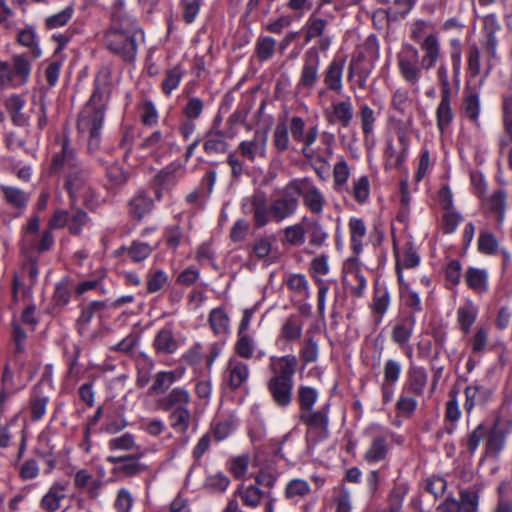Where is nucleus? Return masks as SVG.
I'll return each instance as SVG.
<instances>
[{"mask_svg":"<svg viewBox=\"0 0 512 512\" xmlns=\"http://www.w3.org/2000/svg\"><path fill=\"white\" fill-rule=\"evenodd\" d=\"M75 9L72 4L66 6L62 11L50 15L45 19V27L49 30L64 27L72 19Z\"/></svg>","mask_w":512,"mask_h":512,"instance_id":"obj_46","label":"nucleus"},{"mask_svg":"<svg viewBox=\"0 0 512 512\" xmlns=\"http://www.w3.org/2000/svg\"><path fill=\"white\" fill-rule=\"evenodd\" d=\"M276 41L270 36H261L255 45V54L259 61L263 62L270 59L275 51Z\"/></svg>","mask_w":512,"mask_h":512,"instance_id":"obj_52","label":"nucleus"},{"mask_svg":"<svg viewBox=\"0 0 512 512\" xmlns=\"http://www.w3.org/2000/svg\"><path fill=\"white\" fill-rule=\"evenodd\" d=\"M478 250L487 255H493L498 250V241L495 236L488 231H482L478 238Z\"/></svg>","mask_w":512,"mask_h":512,"instance_id":"obj_61","label":"nucleus"},{"mask_svg":"<svg viewBox=\"0 0 512 512\" xmlns=\"http://www.w3.org/2000/svg\"><path fill=\"white\" fill-rule=\"evenodd\" d=\"M443 207L445 212L442 217V230L444 233L450 234L456 230L458 224L462 221V216L452 209L451 195L448 196Z\"/></svg>","mask_w":512,"mask_h":512,"instance_id":"obj_42","label":"nucleus"},{"mask_svg":"<svg viewBox=\"0 0 512 512\" xmlns=\"http://www.w3.org/2000/svg\"><path fill=\"white\" fill-rule=\"evenodd\" d=\"M421 49L424 55L421 60V67L429 70L435 66L441 55L440 43L437 35L428 34L421 42Z\"/></svg>","mask_w":512,"mask_h":512,"instance_id":"obj_26","label":"nucleus"},{"mask_svg":"<svg viewBox=\"0 0 512 512\" xmlns=\"http://www.w3.org/2000/svg\"><path fill=\"white\" fill-rule=\"evenodd\" d=\"M250 377L249 365L236 356H231L225 363L221 374L222 385L235 392L243 389Z\"/></svg>","mask_w":512,"mask_h":512,"instance_id":"obj_9","label":"nucleus"},{"mask_svg":"<svg viewBox=\"0 0 512 512\" xmlns=\"http://www.w3.org/2000/svg\"><path fill=\"white\" fill-rule=\"evenodd\" d=\"M349 231L351 248L354 253L359 254L362 251V241L366 234V226L362 219L352 218L349 221Z\"/></svg>","mask_w":512,"mask_h":512,"instance_id":"obj_40","label":"nucleus"},{"mask_svg":"<svg viewBox=\"0 0 512 512\" xmlns=\"http://www.w3.org/2000/svg\"><path fill=\"white\" fill-rule=\"evenodd\" d=\"M153 251V248L145 242L133 241L128 247H120L115 251L118 257L124 261L141 262L145 260Z\"/></svg>","mask_w":512,"mask_h":512,"instance_id":"obj_27","label":"nucleus"},{"mask_svg":"<svg viewBox=\"0 0 512 512\" xmlns=\"http://www.w3.org/2000/svg\"><path fill=\"white\" fill-rule=\"evenodd\" d=\"M380 45L374 35H370L365 40L362 49L356 57L376 61L379 58Z\"/></svg>","mask_w":512,"mask_h":512,"instance_id":"obj_59","label":"nucleus"},{"mask_svg":"<svg viewBox=\"0 0 512 512\" xmlns=\"http://www.w3.org/2000/svg\"><path fill=\"white\" fill-rule=\"evenodd\" d=\"M401 76L410 84H416L421 78L418 50L410 45H404L397 56Z\"/></svg>","mask_w":512,"mask_h":512,"instance_id":"obj_11","label":"nucleus"},{"mask_svg":"<svg viewBox=\"0 0 512 512\" xmlns=\"http://www.w3.org/2000/svg\"><path fill=\"white\" fill-rule=\"evenodd\" d=\"M145 468L146 466L139 463L136 456H125L122 465L115 468V470L126 477H132L141 473Z\"/></svg>","mask_w":512,"mask_h":512,"instance_id":"obj_60","label":"nucleus"},{"mask_svg":"<svg viewBox=\"0 0 512 512\" xmlns=\"http://www.w3.org/2000/svg\"><path fill=\"white\" fill-rule=\"evenodd\" d=\"M461 417L458 403V391L452 389L449 392V400L446 402L445 418L451 423L457 422Z\"/></svg>","mask_w":512,"mask_h":512,"instance_id":"obj_62","label":"nucleus"},{"mask_svg":"<svg viewBox=\"0 0 512 512\" xmlns=\"http://www.w3.org/2000/svg\"><path fill=\"white\" fill-rule=\"evenodd\" d=\"M353 118V105L350 97L344 101L332 104V111L327 114V120L330 124L340 123L343 127H347Z\"/></svg>","mask_w":512,"mask_h":512,"instance_id":"obj_28","label":"nucleus"},{"mask_svg":"<svg viewBox=\"0 0 512 512\" xmlns=\"http://www.w3.org/2000/svg\"><path fill=\"white\" fill-rule=\"evenodd\" d=\"M296 84L298 93L311 92L319 80L320 57L315 48L308 49Z\"/></svg>","mask_w":512,"mask_h":512,"instance_id":"obj_10","label":"nucleus"},{"mask_svg":"<svg viewBox=\"0 0 512 512\" xmlns=\"http://www.w3.org/2000/svg\"><path fill=\"white\" fill-rule=\"evenodd\" d=\"M345 60L334 58L326 67L323 82L328 90L341 94L343 90V71Z\"/></svg>","mask_w":512,"mask_h":512,"instance_id":"obj_20","label":"nucleus"},{"mask_svg":"<svg viewBox=\"0 0 512 512\" xmlns=\"http://www.w3.org/2000/svg\"><path fill=\"white\" fill-rule=\"evenodd\" d=\"M243 214L251 216L254 227L259 229L271 221L270 204L267 195L262 190H255L251 195L243 198L241 203Z\"/></svg>","mask_w":512,"mask_h":512,"instance_id":"obj_8","label":"nucleus"},{"mask_svg":"<svg viewBox=\"0 0 512 512\" xmlns=\"http://www.w3.org/2000/svg\"><path fill=\"white\" fill-rule=\"evenodd\" d=\"M230 484L229 478L223 473H216L207 477L205 487L213 493L224 492Z\"/></svg>","mask_w":512,"mask_h":512,"instance_id":"obj_64","label":"nucleus"},{"mask_svg":"<svg viewBox=\"0 0 512 512\" xmlns=\"http://www.w3.org/2000/svg\"><path fill=\"white\" fill-rule=\"evenodd\" d=\"M310 271L319 285L324 283L323 277L326 276L330 271L328 256L322 254L313 258L310 263Z\"/></svg>","mask_w":512,"mask_h":512,"instance_id":"obj_55","label":"nucleus"},{"mask_svg":"<svg viewBox=\"0 0 512 512\" xmlns=\"http://www.w3.org/2000/svg\"><path fill=\"white\" fill-rule=\"evenodd\" d=\"M234 355L241 360L252 358L261 359L266 355L264 350H257L255 339L249 333H237V340L233 346Z\"/></svg>","mask_w":512,"mask_h":512,"instance_id":"obj_18","label":"nucleus"},{"mask_svg":"<svg viewBox=\"0 0 512 512\" xmlns=\"http://www.w3.org/2000/svg\"><path fill=\"white\" fill-rule=\"evenodd\" d=\"M352 197L357 203L365 204L370 196V182L367 176H360L354 179L352 186H348V191H345V196Z\"/></svg>","mask_w":512,"mask_h":512,"instance_id":"obj_37","label":"nucleus"},{"mask_svg":"<svg viewBox=\"0 0 512 512\" xmlns=\"http://www.w3.org/2000/svg\"><path fill=\"white\" fill-rule=\"evenodd\" d=\"M488 434V426L484 423H480L475 427L474 430H472L464 440L465 446L467 450L473 454L480 442L486 438V435Z\"/></svg>","mask_w":512,"mask_h":512,"instance_id":"obj_53","label":"nucleus"},{"mask_svg":"<svg viewBox=\"0 0 512 512\" xmlns=\"http://www.w3.org/2000/svg\"><path fill=\"white\" fill-rule=\"evenodd\" d=\"M153 348L159 354H173L178 348V341L172 330L164 327L157 332L153 340Z\"/></svg>","mask_w":512,"mask_h":512,"instance_id":"obj_31","label":"nucleus"},{"mask_svg":"<svg viewBox=\"0 0 512 512\" xmlns=\"http://www.w3.org/2000/svg\"><path fill=\"white\" fill-rule=\"evenodd\" d=\"M401 374L402 364L399 361L393 359L386 361V402L393 396V392L388 389L397 383Z\"/></svg>","mask_w":512,"mask_h":512,"instance_id":"obj_47","label":"nucleus"},{"mask_svg":"<svg viewBox=\"0 0 512 512\" xmlns=\"http://www.w3.org/2000/svg\"><path fill=\"white\" fill-rule=\"evenodd\" d=\"M318 398L317 391L309 386H300L298 388V402L300 412L311 411Z\"/></svg>","mask_w":512,"mask_h":512,"instance_id":"obj_54","label":"nucleus"},{"mask_svg":"<svg viewBox=\"0 0 512 512\" xmlns=\"http://www.w3.org/2000/svg\"><path fill=\"white\" fill-rule=\"evenodd\" d=\"M31 73V63L24 55H15L12 64L0 61V89L25 85Z\"/></svg>","mask_w":512,"mask_h":512,"instance_id":"obj_5","label":"nucleus"},{"mask_svg":"<svg viewBox=\"0 0 512 512\" xmlns=\"http://www.w3.org/2000/svg\"><path fill=\"white\" fill-rule=\"evenodd\" d=\"M56 143L60 149L52 157L51 172L62 171L65 173V188L72 202L77 199L86 201L92 194L89 186L90 171L88 167L77 158L76 151L68 137L63 136Z\"/></svg>","mask_w":512,"mask_h":512,"instance_id":"obj_2","label":"nucleus"},{"mask_svg":"<svg viewBox=\"0 0 512 512\" xmlns=\"http://www.w3.org/2000/svg\"><path fill=\"white\" fill-rule=\"evenodd\" d=\"M467 286L476 293H484L488 290V274L484 269L469 267L465 272Z\"/></svg>","mask_w":512,"mask_h":512,"instance_id":"obj_35","label":"nucleus"},{"mask_svg":"<svg viewBox=\"0 0 512 512\" xmlns=\"http://www.w3.org/2000/svg\"><path fill=\"white\" fill-rule=\"evenodd\" d=\"M294 380L269 379L267 389L274 403L281 408L289 406L292 402Z\"/></svg>","mask_w":512,"mask_h":512,"instance_id":"obj_17","label":"nucleus"},{"mask_svg":"<svg viewBox=\"0 0 512 512\" xmlns=\"http://www.w3.org/2000/svg\"><path fill=\"white\" fill-rule=\"evenodd\" d=\"M267 149V132L255 131L253 138L241 141L237 152L244 159L254 162L257 157L265 158Z\"/></svg>","mask_w":512,"mask_h":512,"instance_id":"obj_14","label":"nucleus"},{"mask_svg":"<svg viewBox=\"0 0 512 512\" xmlns=\"http://www.w3.org/2000/svg\"><path fill=\"white\" fill-rule=\"evenodd\" d=\"M427 373L422 367H413L409 371V389L416 395H422L427 384Z\"/></svg>","mask_w":512,"mask_h":512,"instance_id":"obj_50","label":"nucleus"},{"mask_svg":"<svg viewBox=\"0 0 512 512\" xmlns=\"http://www.w3.org/2000/svg\"><path fill=\"white\" fill-rule=\"evenodd\" d=\"M292 187L294 186L292 180H290L271 201L269 209L271 221L280 223L297 212L299 200H297V195Z\"/></svg>","mask_w":512,"mask_h":512,"instance_id":"obj_7","label":"nucleus"},{"mask_svg":"<svg viewBox=\"0 0 512 512\" xmlns=\"http://www.w3.org/2000/svg\"><path fill=\"white\" fill-rule=\"evenodd\" d=\"M299 356L304 365L316 362L318 359V344L314 337L308 336L305 339L300 351Z\"/></svg>","mask_w":512,"mask_h":512,"instance_id":"obj_56","label":"nucleus"},{"mask_svg":"<svg viewBox=\"0 0 512 512\" xmlns=\"http://www.w3.org/2000/svg\"><path fill=\"white\" fill-rule=\"evenodd\" d=\"M292 189L297 195V200L302 197L304 207L314 215H321L326 205V198L314 181L309 177L292 179Z\"/></svg>","mask_w":512,"mask_h":512,"instance_id":"obj_6","label":"nucleus"},{"mask_svg":"<svg viewBox=\"0 0 512 512\" xmlns=\"http://www.w3.org/2000/svg\"><path fill=\"white\" fill-rule=\"evenodd\" d=\"M300 421L305 424L309 430L318 432L322 437L328 435V406L318 411H304L299 414Z\"/></svg>","mask_w":512,"mask_h":512,"instance_id":"obj_21","label":"nucleus"},{"mask_svg":"<svg viewBox=\"0 0 512 512\" xmlns=\"http://www.w3.org/2000/svg\"><path fill=\"white\" fill-rule=\"evenodd\" d=\"M383 345H384V340L382 339L381 333L375 339L374 343L366 345V349H365L366 357L370 358L371 365L375 369L381 368Z\"/></svg>","mask_w":512,"mask_h":512,"instance_id":"obj_57","label":"nucleus"},{"mask_svg":"<svg viewBox=\"0 0 512 512\" xmlns=\"http://www.w3.org/2000/svg\"><path fill=\"white\" fill-rule=\"evenodd\" d=\"M184 370L159 371L154 375L152 385L148 389V395H162L182 377Z\"/></svg>","mask_w":512,"mask_h":512,"instance_id":"obj_24","label":"nucleus"},{"mask_svg":"<svg viewBox=\"0 0 512 512\" xmlns=\"http://www.w3.org/2000/svg\"><path fill=\"white\" fill-rule=\"evenodd\" d=\"M298 360L292 354L284 356H271L269 370L272 373L271 379L293 380L296 373Z\"/></svg>","mask_w":512,"mask_h":512,"instance_id":"obj_15","label":"nucleus"},{"mask_svg":"<svg viewBox=\"0 0 512 512\" xmlns=\"http://www.w3.org/2000/svg\"><path fill=\"white\" fill-rule=\"evenodd\" d=\"M482 485L474 484L459 492V503L462 512H478Z\"/></svg>","mask_w":512,"mask_h":512,"instance_id":"obj_33","label":"nucleus"},{"mask_svg":"<svg viewBox=\"0 0 512 512\" xmlns=\"http://www.w3.org/2000/svg\"><path fill=\"white\" fill-rule=\"evenodd\" d=\"M342 282L344 288L352 295L356 297L363 295L366 280L361 274L357 258H349L345 261L343 265Z\"/></svg>","mask_w":512,"mask_h":512,"instance_id":"obj_13","label":"nucleus"},{"mask_svg":"<svg viewBox=\"0 0 512 512\" xmlns=\"http://www.w3.org/2000/svg\"><path fill=\"white\" fill-rule=\"evenodd\" d=\"M48 397L34 393L30 401V413L33 421L40 420L46 413Z\"/></svg>","mask_w":512,"mask_h":512,"instance_id":"obj_63","label":"nucleus"},{"mask_svg":"<svg viewBox=\"0 0 512 512\" xmlns=\"http://www.w3.org/2000/svg\"><path fill=\"white\" fill-rule=\"evenodd\" d=\"M349 177L350 167L346 160L341 158L333 167V189L343 197H345V191H348Z\"/></svg>","mask_w":512,"mask_h":512,"instance_id":"obj_34","label":"nucleus"},{"mask_svg":"<svg viewBox=\"0 0 512 512\" xmlns=\"http://www.w3.org/2000/svg\"><path fill=\"white\" fill-rule=\"evenodd\" d=\"M108 79L107 69L99 71L95 78L94 91L78 116L77 129L79 133L88 137L89 153L97 151L100 147L101 130L110 94Z\"/></svg>","mask_w":512,"mask_h":512,"instance_id":"obj_1","label":"nucleus"},{"mask_svg":"<svg viewBox=\"0 0 512 512\" xmlns=\"http://www.w3.org/2000/svg\"><path fill=\"white\" fill-rule=\"evenodd\" d=\"M152 198L144 191H138L129 201V214L131 217L141 220L153 209Z\"/></svg>","mask_w":512,"mask_h":512,"instance_id":"obj_29","label":"nucleus"},{"mask_svg":"<svg viewBox=\"0 0 512 512\" xmlns=\"http://www.w3.org/2000/svg\"><path fill=\"white\" fill-rule=\"evenodd\" d=\"M235 495L240 497L244 506L255 508L261 503L263 491L255 484L247 486L241 484L236 490Z\"/></svg>","mask_w":512,"mask_h":512,"instance_id":"obj_38","label":"nucleus"},{"mask_svg":"<svg viewBox=\"0 0 512 512\" xmlns=\"http://www.w3.org/2000/svg\"><path fill=\"white\" fill-rule=\"evenodd\" d=\"M477 316V311L472 305H465L458 309L457 319L460 324L461 330L464 333L470 331L471 326L474 324Z\"/></svg>","mask_w":512,"mask_h":512,"instance_id":"obj_58","label":"nucleus"},{"mask_svg":"<svg viewBox=\"0 0 512 512\" xmlns=\"http://www.w3.org/2000/svg\"><path fill=\"white\" fill-rule=\"evenodd\" d=\"M4 199L15 208H24L29 201V194L13 186H1Z\"/></svg>","mask_w":512,"mask_h":512,"instance_id":"obj_44","label":"nucleus"},{"mask_svg":"<svg viewBox=\"0 0 512 512\" xmlns=\"http://www.w3.org/2000/svg\"><path fill=\"white\" fill-rule=\"evenodd\" d=\"M26 100L20 94H11L4 100V106L10 116L11 122L18 127L29 125L30 117L23 112Z\"/></svg>","mask_w":512,"mask_h":512,"instance_id":"obj_19","label":"nucleus"},{"mask_svg":"<svg viewBox=\"0 0 512 512\" xmlns=\"http://www.w3.org/2000/svg\"><path fill=\"white\" fill-rule=\"evenodd\" d=\"M208 322L216 335L226 334L229 330V317L222 308L212 309Z\"/></svg>","mask_w":512,"mask_h":512,"instance_id":"obj_45","label":"nucleus"},{"mask_svg":"<svg viewBox=\"0 0 512 512\" xmlns=\"http://www.w3.org/2000/svg\"><path fill=\"white\" fill-rule=\"evenodd\" d=\"M229 148L226 134L215 125L204 136L203 149L208 155L225 153Z\"/></svg>","mask_w":512,"mask_h":512,"instance_id":"obj_25","label":"nucleus"},{"mask_svg":"<svg viewBox=\"0 0 512 512\" xmlns=\"http://www.w3.org/2000/svg\"><path fill=\"white\" fill-rule=\"evenodd\" d=\"M310 484L301 478L291 479L285 487V498L292 501L304 499L311 493Z\"/></svg>","mask_w":512,"mask_h":512,"instance_id":"obj_39","label":"nucleus"},{"mask_svg":"<svg viewBox=\"0 0 512 512\" xmlns=\"http://www.w3.org/2000/svg\"><path fill=\"white\" fill-rule=\"evenodd\" d=\"M500 418H497L491 427H488L486 435V454L488 456H498L505 446L507 435L510 433L508 427L500 425Z\"/></svg>","mask_w":512,"mask_h":512,"instance_id":"obj_16","label":"nucleus"},{"mask_svg":"<svg viewBox=\"0 0 512 512\" xmlns=\"http://www.w3.org/2000/svg\"><path fill=\"white\" fill-rule=\"evenodd\" d=\"M192 402L190 392L184 387H175L156 400L157 409L169 412L171 429L182 436L183 442L189 441L187 432L191 426H196L197 420L189 405Z\"/></svg>","mask_w":512,"mask_h":512,"instance_id":"obj_4","label":"nucleus"},{"mask_svg":"<svg viewBox=\"0 0 512 512\" xmlns=\"http://www.w3.org/2000/svg\"><path fill=\"white\" fill-rule=\"evenodd\" d=\"M462 112L464 116L472 123L479 125L480 115V96L477 91L468 90L462 99Z\"/></svg>","mask_w":512,"mask_h":512,"instance_id":"obj_32","label":"nucleus"},{"mask_svg":"<svg viewBox=\"0 0 512 512\" xmlns=\"http://www.w3.org/2000/svg\"><path fill=\"white\" fill-rule=\"evenodd\" d=\"M289 131L284 121L278 122L273 130L272 144L278 153H282L289 148Z\"/></svg>","mask_w":512,"mask_h":512,"instance_id":"obj_51","label":"nucleus"},{"mask_svg":"<svg viewBox=\"0 0 512 512\" xmlns=\"http://www.w3.org/2000/svg\"><path fill=\"white\" fill-rule=\"evenodd\" d=\"M495 389L491 386L474 382L464 389V409L468 415L475 407L487 408L494 398Z\"/></svg>","mask_w":512,"mask_h":512,"instance_id":"obj_12","label":"nucleus"},{"mask_svg":"<svg viewBox=\"0 0 512 512\" xmlns=\"http://www.w3.org/2000/svg\"><path fill=\"white\" fill-rule=\"evenodd\" d=\"M303 327V318L300 315L292 314L282 322L278 337L284 342H297L302 337Z\"/></svg>","mask_w":512,"mask_h":512,"instance_id":"obj_22","label":"nucleus"},{"mask_svg":"<svg viewBox=\"0 0 512 512\" xmlns=\"http://www.w3.org/2000/svg\"><path fill=\"white\" fill-rule=\"evenodd\" d=\"M454 113L451 107V94H441V100L436 109L437 127L441 132L452 123Z\"/></svg>","mask_w":512,"mask_h":512,"instance_id":"obj_36","label":"nucleus"},{"mask_svg":"<svg viewBox=\"0 0 512 512\" xmlns=\"http://www.w3.org/2000/svg\"><path fill=\"white\" fill-rule=\"evenodd\" d=\"M417 407V401L413 397H409L406 395H401L398 401L396 402V417L393 420V423L396 426H400V417L409 418L414 413Z\"/></svg>","mask_w":512,"mask_h":512,"instance_id":"obj_49","label":"nucleus"},{"mask_svg":"<svg viewBox=\"0 0 512 512\" xmlns=\"http://www.w3.org/2000/svg\"><path fill=\"white\" fill-rule=\"evenodd\" d=\"M184 73L185 71L179 65H176L165 72L164 78L161 83V88L165 95H171V93L178 88L182 81Z\"/></svg>","mask_w":512,"mask_h":512,"instance_id":"obj_41","label":"nucleus"},{"mask_svg":"<svg viewBox=\"0 0 512 512\" xmlns=\"http://www.w3.org/2000/svg\"><path fill=\"white\" fill-rule=\"evenodd\" d=\"M68 484L66 482H55L48 489L40 501V506L46 512H55L60 506L62 500L66 498Z\"/></svg>","mask_w":512,"mask_h":512,"instance_id":"obj_23","label":"nucleus"},{"mask_svg":"<svg viewBox=\"0 0 512 512\" xmlns=\"http://www.w3.org/2000/svg\"><path fill=\"white\" fill-rule=\"evenodd\" d=\"M374 62L365 58L354 57L349 64L348 79L350 80L357 76V84L359 87L365 88L366 81L373 70Z\"/></svg>","mask_w":512,"mask_h":512,"instance_id":"obj_30","label":"nucleus"},{"mask_svg":"<svg viewBox=\"0 0 512 512\" xmlns=\"http://www.w3.org/2000/svg\"><path fill=\"white\" fill-rule=\"evenodd\" d=\"M314 11L308 18L305 24V41L308 43L312 39L324 35V31L327 27V21L317 16Z\"/></svg>","mask_w":512,"mask_h":512,"instance_id":"obj_43","label":"nucleus"},{"mask_svg":"<svg viewBox=\"0 0 512 512\" xmlns=\"http://www.w3.org/2000/svg\"><path fill=\"white\" fill-rule=\"evenodd\" d=\"M179 168L175 165H169L158 172L154 177L155 185L161 189L172 188L177 180V172Z\"/></svg>","mask_w":512,"mask_h":512,"instance_id":"obj_48","label":"nucleus"},{"mask_svg":"<svg viewBox=\"0 0 512 512\" xmlns=\"http://www.w3.org/2000/svg\"><path fill=\"white\" fill-rule=\"evenodd\" d=\"M144 41V32L137 20L128 15L115 16L113 26L105 33L106 47L125 61H133L139 43Z\"/></svg>","mask_w":512,"mask_h":512,"instance_id":"obj_3","label":"nucleus"}]
</instances>
